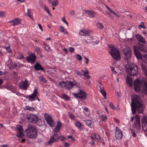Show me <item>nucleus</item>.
Here are the masks:
<instances>
[{
    "label": "nucleus",
    "instance_id": "4d7b16f0",
    "mask_svg": "<svg viewBox=\"0 0 147 147\" xmlns=\"http://www.w3.org/2000/svg\"><path fill=\"white\" fill-rule=\"evenodd\" d=\"M5 14V13L4 11H0V17L3 16Z\"/></svg>",
    "mask_w": 147,
    "mask_h": 147
},
{
    "label": "nucleus",
    "instance_id": "79ce46f5",
    "mask_svg": "<svg viewBox=\"0 0 147 147\" xmlns=\"http://www.w3.org/2000/svg\"><path fill=\"white\" fill-rule=\"evenodd\" d=\"M59 28L60 29V32H63V33L64 32L65 28L63 27V26H60Z\"/></svg>",
    "mask_w": 147,
    "mask_h": 147
},
{
    "label": "nucleus",
    "instance_id": "72a5a7b5",
    "mask_svg": "<svg viewBox=\"0 0 147 147\" xmlns=\"http://www.w3.org/2000/svg\"><path fill=\"white\" fill-rule=\"evenodd\" d=\"M130 130L131 132V134H132V136L134 137H136V134L135 131L134 130L131 129Z\"/></svg>",
    "mask_w": 147,
    "mask_h": 147
},
{
    "label": "nucleus",
    "instance_id": "9d476101",
    "mask_svg": "<svg viewBox=\"0 0 147 147\" xmlns=\"http://www.w3.org/2000/svg\"><path fill=\"white\" fill-rule=\"evenodd\" d=\"M44 116L46 120L50 126L51 127H53L55 125V123L53 121L52 117L46 113L45 114Z\"/></svg>",
    "mask_w": 147,
    "mask_h": 147
},
{
    "label": "nucleus",
    "instance_id": "13d9d810",
    "mask_svg": "<svg viewBox=\"0 0 147 147\" xmlns=\"http://www.w3.org/2000/svg\"><path fill=\"white\" fill-rule=\"evenodd\" d=\"M36 50L37 51V52H39L40 51L39 48L38 47H36Z\"/></svg>",
    "mask_w": 147,
    "mask_h": 147
},
{
    "label": "nucleus",
    "instance_id": "bf43d9fd",
    "mask_svg": "<svg viewBox=\"0 0 147 147\" xmlns=\"http://www.w3.org/2000/svg\"><path fill=\"white\" fill-rule=\"evenodd\" d=\"M38 26H39V28L42 31L43 29H42V28L41 25L40 24H38Z\"/></svg>",
    "mask_w": 147,
    "mask_h": 147
},
{
    "label": "nucleus",
    "instance_id": "e2e57ef3",
    "mask_svg": "<svg viewBox=\"0 0 147 147\" xmlns=\"http://www.w3.org/2000/svg\"><path fill=\"white\" fill-rule=\"evenodd\" d=\"M78 75L80 76H82V75L81 74V72H80L78 71H77L76 72Z\"/></svg>",
    "mask_w": 147,
    "mask_h": 147
},
{
    "label": "nucleus",
    "instance_id": "338daca9",
    "mask_svg": "<svg viewBox=\"0 0 147 147\" xmlns=\"http://www.w3.org/2000/svg\"><path fill=\"white\" fill-rule=\"evenodd\" d=\"M70 14L72 15H73L74 14V11L73 10H71L70 12Z\"/></svg>",
    "mask_w": 147,
    "mask_h": 147
},
{
    "label": "nucleus",
    "instance_id": "f704fd0d",
    "mask_svg": "<svg viewBox=\"0 0 147 147\" xmlns=\"http://www.w3.org/2000/svg\"><path fill=\"white\" fill-rule=\"evenodd\" d=\"M76 126L79 128H81L82 126V124L79 121H77L76 123Z\"/></svg>",
    "mask_w": 147,
    "mask_h": 147
},
{
    "label": "nucleus",
    "instance_id": "37998d69",
    "mask_svg": "<svg viewBox=\"0 0 147 147\" xmlns=\"http://www.w3.org/2000/svg\"><path fill=\"white\" fill-rule=\"evenodd\" d=\"M110 107L113 110L115 109V107L112 103H111L109 104Z\"/></svg>",
    "mask_w": 147,
    "mask_h": 147
},
{
    "label": "nucleus",
    "instance_id": "473e14b6",
    "mask_svg": "<svg viewBox=\"0 0 147 147\" xmlns=\"http://www.w3.org/2000/svg\"><path fill=\"white\" fill-rule=\"evenodd\" d=\"M52 4L53 6H56L59 4V2L57 0H55L53 2Z\"/></svg>",
    "mask_w": 147,
    "mask_h": 147
},
{
    "label": "nucleus",
    "instance_id": "2f4dec72",
    "mask_svg": "<svg viewBox=\"0 0 147 147\" xmlns=\"http://www.w3.org/2000/svg\"><path fill=\"white\" fill-rule=\"evenodd\" d=\"M62 98H64L66 100H69L70 99V98L65 94H63L62 95Z\"/></svg>",
    "mask_w": 147,
    "mask_h": 147
},
{
    "label": "nucleus",
    "instance_id": "7ed1b4c3",
    "mask_svg": "<svg viewBox=\"0 0 147 147\" xmlns=\"http://www.w3.org/2000/svg\"><path fill=\"white\" fill-rule=\"evenodd\" d=\"M125 68L127 72L130 76H134L138 74V68L135 64L131 63H128L125 65Z\"/></svg>",
    "mask_w": 147,
    "mask_h": 147
},
{
    "label": "nucleus",
    "instance_id": "f03ea898",
    "mask_svg": "<svg viewBox=\"0 0 147 147\" xmlns=\"http://www.w3.org/2000/svg\"><path fill=\"white\" fill-rule=\"evenodd\" d=\"M134 85V89L136 92H138L140 91L142 86L143 92L144 94H147V80H142L141 81L137 79L135 81Z\"/></svg>",
    "mask_w": 147,
    "mask_h": 147
},
{
    "label": "nucleus",
    "instance_id": "864d4df0",
    "mask_svg": "<svg viewBox=\"0 0 147 147\" xmlns=\"http://www.w3.org/2000/svg\"><path fill=\"white\" fill-rule=\"evenodd\" d=\"M68 113H69V117H70L72 119H74V117L72 115L70 112H69Z\"/></svg>",
    "mask_w": 147,
    "mask_h": 147
},
{
    "label": "nucleus",
    "instance_id": "0eeeda50",
    "mask_svg": "<svg viewBox=\"0 0 147 147\" xmlns=\"http://www.w3.org/2000/svg\"><path fill=\"white\" fill-rule=\"evenodd\" d=\"M113 58L116 60H119L120 59V55L118 49L115 48H112L111 49L110 53Z\"/></svg>",
    "mask_w": 147,
    "mask_h": 147
},
{
    "label": "nucleus",
    "instance_id": "09e8293b",
    "mask_svg": "<svg viewBox=\"0 0 147 147\" xmlns=\"http://www.w3.org/2000/svg\"><path fill=\"white\" fill-rule=\"evenodd\" d=\"M69 50L70 52L73 53L74 52V49L72 47H70L69 48Z\"/></svg>",
    "mask_w": 147,
    "mask_h": 147
},
{
    "label": "nucleus",
    "instance_id": "6ab92c4d",
    "mask_svg": "<svg viewBox=\"0 0 147 147\" xmlns=\"http://www.w3.org/2000/svg\"><path fill=\"white\" fill-rule=\"evenodd\" d=\"M136 122L134 123L135 127L137 129H139L140 127V116L136 115L135 117Z\"/></svg>",
    "mask_w": 147,
    "mask_h": 147
},
{
    "label": "nucleus",
    "instance_id": "dca6fc26",
    "mask_svg": "<svg viewBox=\"0 0 147 147\" xmlns=\"http://www.w3.org/2000/svg\"><path fill=\"white\" fill-rule=\"evenodd\" d=\"M17 129L18 131L17 132V136L20 138L23 137L24 136V135L23 134V129L22 127L19 125L17 126Z\"/></svg>",
    "mask_w": 147,
    "mask_h": 147
},
{
    "label": "nucleus",
    "instance_id": "1a4fd4ad",
    "mask_svg": "<svg viewBox=\"0 0 147 147\" xmlns=\"http://www.w3.org/2000/svg\"><path fill=\"white\" fill-rule=\"evenodd\" d=\"M27 118L30 122L37 124V121L38 118L36 115L32 114H29L27 115Z\"/></svg>",
    "mask_w": 147,
    "mask_h": 147
},
{
    "label": "nucleus",
    "instance_id": "603ef678",
    "mask_svg": "<svg viewBox=\"0 0 147 147\" xmlns=\"http://www.w3.org/2000/svg\"><path fill=\"white\" fill-rule=\"evenodd\" d=\"M105 6H106V8L109 11L111 12L112 13H113V12L114 11H112L111 10V8L109 7L108 6H107V5H106Z\"/></svg>",
    "mask_w": 147,
    "mask_h": 147
},
{
    "label": "nucleus",
    "instance_id": "aec40b11",
    "mask_svg": "<svg viewBox=\"0 0 147 147\" xmlns=\"http://www.w3.org/2000/svg\"><path fill=\"white\" fill-rule=\"evenodd\" d=\"M37 93L38 91L37 89H35L34 90L33 93L30 95H28V97L32 100H34L35 98H37Z\"/></svg>",
    "mask_w": 147,
    "mask_h": 147
},
{
    "label": "nucleus",
    "instance_id": "a18cd8bd",
    "mask_svg": "<svg viewBox=\"0 0 147 147\" xmlns=\"http://www.w3.org/2000/svg\"><path fill=\"white\" fill-rule=\"evenodd\" d=\"M45 49L46 50L48 51L51 50V48L48 45H46L45 47Z\"/></svg>",
    "mask_w": 147,
    "mask_h": 147
},
{
    "label": "nucleus",
    "instance_id": "e433bc0d",
    "mask_svg": "<svg viewBox=\"0 0 147 147\" xmlns=\"http://www.w3.org/2000/svg\"><path fill=\"white\" fill-rule=\"evenodd\" d=\"M44 8L45 10V11H47V12L48 13L50 16H52V14L50 12L49 10V9L48 8H47L46 6H45L44 7Z\"/></svg>",
    "mask_w": 147,
    "mask_h": 147
},
{
    "label": "nucleus",
    "instance_id": "6e6d98bb",
    "mask_svg": "<svg viewBox=\"0 0 147 147\" xmlns=\"http://www.w3.org/2000/svg\"><path fill=\"white\" fill-rule=\"evenodd\" d=\"M80 72L82 76H85V71H84L83 70H81Z\"/></svg>",
    "mask_w": 147,
    "mask_h": 147
},
{
    "label": "nucleus",
    "instance_id": "680f3d73",
    "mask_svg": "<svg viewBox=\"0 0 147 147\" xmlns=\"http://www.w3.org/2000/svg\"><path fill=\"white\" fill-rule=\"evenodd\" d=\"M144 25V24L143 22H142L140 24L139 26H140L141 27H143Z\"/></svg>",
    "mask_w": 147,
    "mask_h": 147
},
{
    "label": "nucleus",
    "instance_id": "6e6552de",
    "mask_svg": "<svg viewBox=\"0 0 147 147\" xmlns=\"http://www.w3.org/2000/svg\"><path fill=\"white\" fill-rule=\"evenodd\" d=\"M79 93H73V95L76 98H81L83 99H86L87 97V94L81 89H78Z\"/></svg>",
    "mask_w": 147,
    "mask_h": 147
},
{
    "label": "nucleus",
    "instance_id": "c03bdc74",
    "mask_svg": "<svg viewBox=\"0 0 147 147\" xmlns=\"http://www.w3.org/2000/svg\"><path fill=\"white\" fill-rule=\"evenodd\" d=\"M17 58L19 59H23L24 57L22 55L19 54L17 56Z\"/></svg>",
    "mask_w": 147,
    "mask_h": 147
},
{
    "label": "nucleus",
    "instance_id": "f3484780",
    "mask_svg": "<svg viewBox=\"0 0 147 147\" xmlns=\"http://www.w3.org/2000/svg\"><path fill=\"white\" fill-rule=\"evenodd\" d=\"M138 46H136L137 49L140 50L144 53L147 52V48L145 47L144 45L138 43Z\"/></svg>",
    "mask_w": 147,
    "mask_h": 147
},
{
    "label": "nucleus",
    "instance_id": "69168bd1",
    "mask_svg": "<svg viewBox=\"0 0 147 147\" xmlns=\"http://www.w3.org/2000/svg\"><path fill=\"white\" fill-rule=\"evenodd\" d=\"M112 13H113L114 15H115L118 18L120 17V16L118 15L116 13H115L114 11H113Z\"/></svg>",
    "mask_w": 147,
    "mask_h": 147
},
{
    "label": "nucleus",
    "instance_id": "ddd939ff",
    "mask_svg": "<svg viewBox=\"0 0 147 147\" xmlns=\"http://www.w3.org/2000/svg\"><path fill=\"white\" fill-rule=\"evenodd\" d=\"M36 58V55L33 54H31L29 56H27L26 57V60L32 64L34 63Z\"/></svg>",
    "mask_w": 147,
    "mask_h": 147
},
{
    "label": "nucleus",
    "instance_id": "8fccbe9b",
    "mask_svg": "<svg viewBox=\"0 0 147 147\" xmlns=\"http://www.w3.org/2000/svg\"><path fill=\"white\" fill-rule=\"evenodd\" d=\"M132 82H127V84L129 86L132 87L133 86V84L132 83Z\"/></svg>",
    "mask_w": 147,
    "mask_h": 147
},
{
    "label": "nucleus",
    "instance_id": "4468645a",
    "mask_svg": "<svg viewBox=\"0 0 147 147\" xmlns=\"http://www.w3.org/2000/svg\"><path fill=\"white\" fill-rule=\"evenodd\" d=\"M59 137L57 134H55L53 135L50 138V140L48 141V143L49 144L55 142L59 139Z\"/></svg>",
    "mask_w": 147,
    "mask_h": 147
},
{
    "label": "nucleus",
    "instance_id": "c9c22d12",
    "mask_svg": "<svg viewBox=\"0 0 147 147\" xmlns=\"http://www.w3.org/2000/svg\"><path fill=\"white\" fill-rule=\"evenodd\" d=\"M75 57L76 59L79 60H81L82 59V56L79 55H77Z\"/></svg>",
    "mask_w": 147,
    "mask_h": 147
},
{
    "label": "nucleus",
    "instance_id": "3c124183",
    "mask_svg": "<svg viewBox=\"0 0 147 147\" xmlns=\"http://www.w3.org/2000/svg\"><path fill=\"white\" fill-rule=\"evenodd\" d=\"M62 20L63 22H64L65 23L67 26H68V22L66 21L65 18H63L62 19Z\"/></svg>",
    "mask_w": 147,
    "mask_h": 147
},
{
    "label": "nucleus",
    "instance_id": "39448f33",
    "mask_svg": "<svg viewBox=\"0 0 147 147\" xmlns=\"http://www.w3.org/2000/svg\"><path fill=\"white\" fill-rule=\"evenodd\" d=\"M77 82L75 80L73 81H62L59 83V85L63 87H64L66 89H70L72 88L74 86H76Z\"/></svg>",
    "mask_w": 147,
    "mask_h": 147
},
{
    "label": "nucleus",
    "instance_id": "412c9836",
    "mask_svg": "<svg viewBox=\"0 0 147 147\" xmlns=\"http://www.w3.org/2000/svg\"><path fill=\"white\" fill-rule=\"evenodd\" d=\"M135 36L138 41L142 42L143 44L146 43V41L145 39L140 35L136 34Z\"/></svg>",
    "mask_w": 147,
    "mask_h": 147
},
{
    "label": "nucleus",
    "instance_id": "f8f14e48",
    "mask_svg": "<svg viewBox=\"0 0 147 147\" xmlns=\"http://www.w3.org/2000/svg\"><path fill=\"white\" fill-rule=\"evenodd\" d=\"M123 136V133L121 130L117 127L115 131V136L116 138L118 140L121 139Z\"/></svg>",
    "mask_w": 147,
    "mask_h": 147
},
{
    "label": "nucleus",
    "instance_id": "0e129e2a",
    "mask_svg": "<svg viewBox=\"0 0 147 147\" xmlns=\"http://www.w3.org/2000/svg\"><path fill=\"white\" fill-rule=\"evenodd\" d=\"M112 70L113 71V73H114L115 74L116 73V71L115 70V69L114 68L112 67Z\"/></svg>",
    "mask_w": 147,
    "mask_h": 147
},
{
    "label": "nucleus",
    "instance_id": "7c9ffc66",
    "mask_svg": "<svg viewBox=\"0 0 147 147\" xmlns=\"http://www.w3.org/2000/svg\"><path fill=\"white\" fill-rule=\"evenodd\" d=\"M26 110H29L32 111H34L35 110V108L33 107L27 106L26 107Z\"/></svg>",
    "mask_w": 147,
    "mask_h": 147
},
{
    "label": "nucleus",
    "instance_id": "5701e85b",
    "mask_svg": "<svg viewBox=\"0 0 147 147\" xmlns=\"http://www.w3.org/2000/svg\"><path fill=\"white\" fill-rule=\"evenodd\" d=\"M104 87L103 85L101 84L99 86V90L101 94H102L105 98H106V92L104 90Z\"/></svg>",
    "mask_w": 147,
    "mask_h": 147
},
{
    "label": "nucleus",
    "instance_id": "bb28decb",
    "mask_svg": "<svg viewBox=\"0 0 147 147\" xmlns=\"http://www.w3.org/2000/svg\"><path fill=\"white\" fill-rule=\"evenodd\" d=\"M61 127V123L60 121L57 122V125L55 127L56 132H58L59 129H60Z\"/></svg>",
    "mask_w": 147,
    "mask_h": 147
},
{
    "label": "nucleus",
    "instance_id": "393cba45",
    "mask_svg": "<svg viewBox=\"0 0 147 147\" xmlns=\"http://www.w3.org/2000/svg\"><path fill=\"white\" fill-rule=\"evenodd\" d=\"M34 68L37 71L41 70L44 72L45 71V69L42 67L41 65L39 64L37 62L34 66Z\"/></svg>",
    "mask_w": 147,
    "mask_h": 147
},
{
    "label": "nucleus",
    "instance_id": "f257e3e1",
    "mask_svg": "<svg viewBox=\"0 0 147 147\" xmlns=\"http://www.w3.org/2000/svg\"><path fill=\"white\" fill-rule=\"evenodd\" d=\"M131 107L132 113L135 114L136 110L139 113H143L144 109L140 97L139 95H134L131 98Z\"/></svg>",
    "mask_w": 147,
    "mask_h": 147
},
{
    "label": "nucleus",
    "instance_id": "423d86ee",
    "mask_svg": "<svg viewBox=\"0 0 147 147\" xmlns=\"http://www.w3.org/2000/svg\"><path fill=\"white\" fill-rule=\"evenodd\" d=\"M123 51L124 55V60L127 63V64L130 63L132 54L131 49L128 47H126L123 49Z\"/></svg>",
    "mask_w": 147,
    "mask_h": 147
},
{
    "label": "nucleus",
    "instance_id": "de8ad7c7",
    "mask_svg": "<svg viewBox=\"0 0 147 147\" xmlns=\"http://www.w3.org/2000/svg\"><path fill=\"white\" fill-rule=\"evenodd\" d=\"M126 82H132V80L130 77L127 76L126 79Z\"/></svg>",
    "mask_w": 147,
    "mask_h": 147
},
{
    "label": "nucleus",
    "instance_id": "052dcab7",
    "mask_svg": "<svg viewBox=\"0 0 147 147\" xmlns=\"http://www.w3.org/2000/svg\"><path fill=\"white\" fill-rule=\"evenodd\" d=\"M69 144L67 142H65L64 145L65 147H67L69 146Z\"/></svg>",
    "mask_w": 147,
    "mask_h": 147
},
{
    "label": "nucleus",
    "instance_id": "2eb2a0df",
    "mask_svg": "<svg viewBox=\"0 0 147 147\" xmlns=\"http://www.w3.org/2000/svg\"><path fill=\"white\" fill-rule=\"evenodd\" d=\"M22 83H20L19 84V86L20 88L24 90H26L29 85L28 84V82L27 80L26 79L25 81L23 82L22 81Z\"/></svg>",
    "mask_w": 147,
    "mask_h": 147
},
{
    "label": "nucleus",
    "instance_id": "a878e982",
    "mask_svg": "<svg viewBox=\"0 0 147 147\" xmlns=\"http://www.w3.org/2000/svg\"><path fill=\"white\" fill-rule=\"evenodd\" d=\"M9 22L13 23L11 24L12 26H16L18 25L21 22V20L20 19L18 18H16L10 21Z\"/></svg>",
    "mask_w": 147,
    "mask_h": 147
},
{
    "label": "nucleus",
    "instance_id": "20e7f679",
    "mask_svg": "<svg viewBox=\"0 0 147 147\" xmlns=\"http://www.w3.org/2000/svg\"><path fill=\"white\" fill-rule=\"evenodd\" d=\"M25 131L27 136L29 138L34 139L37 136V130L32 125H28L27 128L26 130Z\"/></svg>",
    "mask_w": 147,
    "mask_h": 147
},
{
    "label": "nucleus",
    "instance_id": "5fc2aeb1",
    "mask_svg": "<svg viewBox=\"0 0 147 147\" xmlns=\"http://www.w3.org/2000/svg\"><path fill=\"white\" fill-rule=\"evenodd\" d=\"M61 137H62V138L60 140L61 141H65L66 140V138L64 136H61Z\"/></svg>",
    "mask_w": 147,
    "mask_h": 147
},
{
    "label": "nucleus",
    "instance_id": "9b49d317",
    "mask_svg": "<svg viewBox=\"0 0 147 147\" xmlns=\"http://www.w3.org/2000/svg\"><path fill=\"white\" fill-rule=\"evenodd\" d=\"M142 129L145 131L147 132V117L144 116L141 120Z\"/></svg>",
    "mask_w": 147,
    "mask_h": 147
},
{
    "label": "nucleus",
    "instance_id": "a19ab883",
    "mask_svg": "<svg viewBox=\"0 0 147 147\" xmlns=\"http://www.w3.org/2000/svg\"><path fill=\"white\" fill-rule=\"evenodd\" d=\"M98 27L100 29H102L103 27V26L101 23L98 22L97 24Z\"/></svg>",
    "mask_w": 147,
    "mask_h": 147
},
{
    "label": "nucleus",
    "instance_id": "58836bf2",
    "mask_svg": "<svg viewBox=\"0 0 147 147\" xmlns=\"http://www.w3.org/2000/svg\"><path fill=\"white\" fill-rule=\"evenodd\" d=\"M92 123V122L90 120H88L86 121V124L88 126H90L91 125Z\"/></svg>",
    "mask_w": 147,
    "mask_h": 147
},
{
    "label": "nucleus",
    "instance_id": "4c0bfd02",
    "mask_svg": "<svg viewBox=\"0 0 147 147\" xmlns=\"http://www.w3.org/2000/svg\"><path fill=\"white\" fill-rule=\"evenodd\" d=\"M95 138L98 140H100V137L99 135L98 134H95L94 135Z\"/></svg>",
    "mask_w": 147,
    "mask_h": 147
},
{
    "label": "nucleus",
    "instance_id": "c85d7f7f",
    "mask_svg": "<svg viewBox=\"0 0 147 147\" xmlns=\"http://www.w3.org/2000/svg\"><path fill=\"white\" fill-rule=\"evenodd\" d=\"M31 11L30 10L28 9V12L27 13V15L30 18H31L33 20H34V19L32 17V16L30 13Z\"/></svg>",
    "mask_w": 147,
    "mask_h": 147
},
{
    "label": "nucleus",
    "instance_id": "ea45409f",
    "mask_svg": "<svg viewBox=\"0 0 147 147\" xmlns=\"http://www.w3.org/2000/svg\"><path fill=\"white\" fill-rule=\"evenodd\" d=\"M40 80L43 82L45 83L46 82V80L42 76H40L39 77Z\"/></svg>",
    "mask_w": 147,
    "mask_h": 147
},
{
    "label": "nucleus",
    "instance_id": "b1692460",
    "mask_svg": "<svg viewBox=\"0 0 147 147\" xmlns=\"http://www.w3.org/2000/svg\"><path fill=\"white\" fill-rule=\"evenodd\" d=\"M85 12L87 13L88 16L91 18H93L96 17V13H94L93 11H90L89 10H84Z\"/></svg>",
    "mask_w": 147,
    "mask_h": 147
},
{
    "label": "nucleus",
    "instance_id": "49530a36",
    "mask_svg": "<svg viewBox=\"0 0 147 147\" xmlns=\"http://www.w3.org/2000/svg\"><path fill=\"white\" fill-rule=\"evenodd\" d=\"M6 48L7 51L9 53H10L11 52V50L10 48V47L9 46V47H6Z\"/></svg>",
    "mask_w": 147,
    "mask_h": 147
},
{
    "label": "nucleus",
    "instance_id": "774afa93",
    "mask_svg": "<svg viewBox=\"0 0 147 147\" xmlns=\"http://www.w3.org/2000/svg\"><path fill=\"white\" fill-rule=\"evenodd\" d=\"M85 76L88 79H89L90 78V76L89 75H85Z\"/></svg>",
    "mask_w": 147,
    "mask_h": 147
},
{
    "label": "nucleus",
    "instance_id": "c756f323",
    "mask_svg": "<svg viewBox=\"0 0 147 147\" xmlns=\"http://www.w3.org/2000/svg\"><path fill=\"white\" fill-rule=\"evenodd\" d=\"M99 119L102 121H105L107 120V117L105 115H101L100 116Z\"/></svg>",
    "mask_w": 147,
    "mask_h": 147
},
{
    "label": "nucleus",
    "instance_id": "a211bd4d",
    "mask_svg": "<svg viewBox=\"0 0 147 147\" xmlns=\"http://www.w3.org/2000/svg\"><path fill=\"white\" fill-rule=\"evenodd\" d=\"M136 46H134V50L135 55L138 59H142V57L139 50L137 49Z\"/></svg>",
    "mask_w": 147,
    "mask_h": 147
},
{
    "label": "nucleus",
    "instance_id": "4be33fe9",
    "mask_svg": "<svg viewBox=\"0 0 147 147\" xmlns=\"http://www.w3.org/2000/svg\"><path fill=\"white\" fill-rule=\"evenodd\" d=\"M79 34L83 36H89L90 35V32L85 29H83L80 31Z\"/></svg>",
    "mask_w": 147,
    "mask_h": 147
},
{
    "label": "nucleus",
    "instance_id": "cd10ccee",
    "mask_svg": "<svg viewBox=\"0 0 147 147\" xmlns=\"http://www.w3.org/2000/svg\"><path fill=\"white\" fill-rule=\"evenodd\" d=\"M141 67L143 72L147 77V69H146V66L143 64H142Z\"/></svg>",
    "mask_w": 147,
    "mask_h": 147
}]
</instances>
